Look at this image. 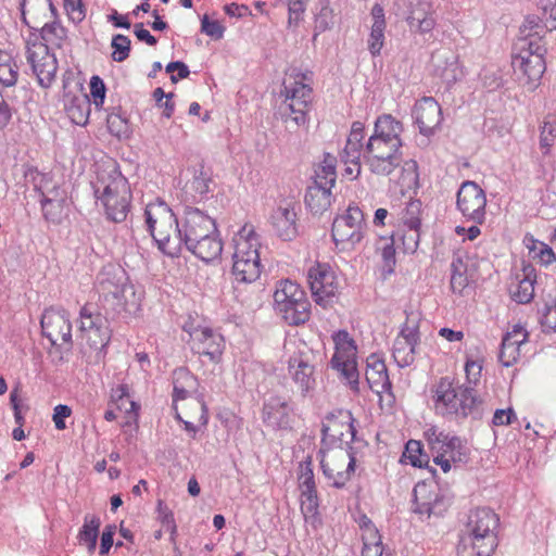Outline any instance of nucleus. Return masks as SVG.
I'll return each instance as SVG.
<instances>
[{
    "label": "nucleus",
    "mask_w": 556,
    "mask_h": 556,
    "mask_svg": "<svg viewBox=\"0 0 556 556\" xmlns=\"http://www.w3.org/2000/svg\"><path fill=\"white\" fill-rule=\"evenodd\" d=\"M289 10V24H298L305 11V0H287Z\"/></svg>",
    "instance_id": "nucleus-62"
},
{
    "label": "nucleus",
    "mask_w": 556,
    "mask_h": 556,
    "mask_svg": "<svg viewBox=\"0 0 556 556\" xmlns=\"http://www.w3.org/2000/svg\"><path fill=\"white\" fill-rule=\"evenodd\" d=\"M159 513H160V519L164 527H166V530L170 532L172 539L177 532V527L175 523L174 515L173 513L163 504L162 501H159L157 504Z\"/></svg>",
    "instance_id": "nucleus-57"
},
{
    "label": "nucleus",
    "mask_w": 556,
    "mask_h": 556,
    "mask_svg": "<svg viewBox=\"0 0 556 556\" xmlns=\"http://www.w3.org/2000/svg\"><path fill=\"white\" fill-rule=\"evenodd\" d=\"M528 332L521 325H515L501 344L498 359L505 367L513 366L520 357V348L528 341Z\"/></svg>",
    "instance_id": "nucleus-28"
},
{
    "label": "nucleus",
    "mask_w": 556,
    "mask_h": 556,
    "mask_svg": "<svg viewBox=\"0 0 556 556\" xmlns=\"http://www.w3.org/2000/svg\"><path fill=\"white\" fill-rule=\"evenodd\" d=\"M334 25V13L328 2L320 3V9L315 16V36L329 30Z\"/></svg>",
    "instance_id": "nucleus-45"
},
{
    "label": "nucleus",
    "mask_w": 556,
    "mask_h": 556,
    "mask_svg": "<svg viewBox=\"0 0 556 556\" xmlns=\"http://www.w3.org/2000/svg\"><path fill=\"white\" fill-rule=\"evenodd\" d=\"M42 214L46 220L60 224L63 218L64 203L54 199L53 201L40 200Z\"/></svg>",
    "instance_id": "nucleus-48"
},
{
    "label": "nucleus",
    "mask_w": 556,
    "mask_h": 556,
    "mask_svg": "<svg viewBox=\"0 0 556 556\" xmlns=\"http://www.w3.org/2000/svg\"><path fill=\"white\" fill-rule=\"evenodd\" d=\"M100 525L101 520L98 516H85L84 526L78 533V540L80 544L87 546L89 552H93L96 549Z\"/></svg>",
    "instance_id": "nucleus-37"
},
{
    "label": "nucleus",
    "mask_w": 556,
    "mask_h": 556,
    "mask_svg": "<svg viewBox=\"0 0 556 556\" xmlns=\"http://www.w3.org/2000/svg\"><path fill=\"white\" fill-rule=\"evenodd\" d=\"M307 281L316 304L324 308L330 306L338 293L334 271L326 263H317L307 273Z\"/></svg>",
    "instance_id": "nucleus-17"
},
{
    "label": "nucleus",
    "mask_w": 556,
    "mask_h": 556,
    "mask_svg": "<svg viewBox=\"0 0 556 556\" xmlns=\"http://www.w3.org/2000/svg\"><path fill=\"white\" fill-rule=\"evenodd\" d=\"M531 251L535 252V256L539 257L540 262L543 265H549L556 262V250L552 245H548L544 242H535Z\"/></svg>",
    "instance_id": "nucleus-54"
},
{
    "label": "nucleus",
    "mask_w": 556,
    "mask_h": 556,
    "mask_svg": "<svg viewBox=\"0 0 556 556\" xmlns=\"http://www.w3.org/2000/svg\"><path fill=\"white\" fill-rule=\"evenodd\" d=\"M397 11L414 34H431L437 25L435 10L430 0H395Z\"/></svg>",
    "instance_id": "nucleus-14"
},
{
    "label": "nucleus",
    "mask_w": 556,
    "mask_h": 556,
    "mask_svg": "<svg viewBox=\"0 0 556 556\" xmlns=\"http://www.w3.org/2000/svg\"><path fill=\"white\" fill-rule=\"evenodd\" d=\"M413 511L420 515L430 517L438 514L437 506L440 503L439 495L431 494L425 483L417 484L414 490Z\"/></svg>",
    "instance_id": "nucleus-32"
},
{
    "label": "nucleus",
    "mask_w": 556,
    "mask_h": 556,
    "mask_svg": "<svg viewBox=\"0 0 556 556\" xmlns=\"http://www.w3.org/2000/svg\"><path fill=\"white\" fill-rule=\"evenodd\" d=\"M333 341L336 344V353L343 357L356 356V344L355 341L350 337L345 330H340L334 333Z\"/></svg>",
    "instance_id": "nucleus-44"
},
{
    "label": "nucleus",
    "mask_w": 556,
    "mask_h": 556,
    "mask_svg": "<svg viewBox=\"0 0 556 556\" xmlns=\"http://www.w3.org/2000/svg\"><path fill=\"white\" fill-rule=\"evenodd\" d=\"M331 366L341 372L352 390L358 391L359 374L357 370L356 356L343 357L340 356V354H334L331 358Z\"/></svg>",
    "instance_id": "nucleus-35"
},
{
    "label": "nucleus",
    "mask_w": 556,
    "mask_h": 556,
    "mask_svg": "<svg viewBox=\"0 0 556 556\" xmlns=\"http://www.w3.org/2000/svg\"><path fill=\"white\" fill-rule=\"evenodd\" d=\"M481 370L482 366L479 362H466L465 372L468 386L454 387L448 377H442L433 387L435 412L457 420L467 417L475 420L481 419L484 410L483 402L472 387L479 382Z\"/></svg>",
    "instance_id": "nucleus-2"
},
{
    "label": "nucleus",
    "mask_w": 556,
    "mask_h": 556,
    "mask_svg": "<svg viewBox=\"0 0 556 556\" xmlns=\"http://www.w3.org/2000/svg\"><path fill=\"white\" fill-rule=\"evenodd\" d=\"M189 408L199 413L198 421L201 426L205 427L208 422V413L205 402L202 397H194L187 402L186 404Z\"/></svg>",
    "instance_id": "nucleus-59"
},
{
    "label": "nucleus",
    "mask_w": 556,
    "mask_h": 556,
    "mask_svg": "<svg viewBox=\"0 0 556 556\" xmlns=\"http://www.w3.org/2000/svg\"><path fill=\"white\" fill-rule=\"evenodd\" d=\"M274 300L282 318L291 326L305 324L311 316V303L301 287L290 280L280 282Z\"/></svg>",
    "instance_id": "nucleus-8"
},
{
    "label": "nucleus",
    "mask_w": 556,
    "mask_h": 556,
    "mask_svg": "<svg viewBox=\"0 0 556 556\" xmlns=\"http://www.w3.org/2000/svg\"><path fill=\"white\" fill-rule=\"evenodd\" d=\"M184 218L178 222L170 207L163 201L149 203L146 207L148 230L157 249L170 257L178 256L182 247L217 232L215 220L201 210L186 206Z\"/></svg>",
    "instance_id": "nucleus-1"
},
{
    "label": "nucleus",
    "mask_w": 556,
    "mask_h": 556,
    "mask_svg": "<svg viewBox=\"0 0 556 556\" xmlns=\"http://www.w3.org/2000/svg\"><path fill=\"white\" fill-rule=\"evenodd\" d=\"M201 31L213 39H222L224 37L225 27L218 21H210L205 14L201 18Z\"/></svg>",
    "instance_id": "nucleus-55"
},
{
    "label": "nucleus",
    "mask_w": 556,
    "mask_h": 556,
    "mask_svg": "<svg viewBox=\"0 0 556 556\" xmlns=\"http://www.w3.org/2000/svg\"><path fill=\"white\" fill-rule=\"evenodd\" d=\"M457 208L464 217L482 224L485 219L486 198L483 189L475 181H464L457 192Z\"/></svg>",
    "instance_id": "nucleus-18"
},
{
    "label": "nucleus",
    "mask_w": 556,
    "mask_h": 556,
    "mask_svg": "<svg viewBox=\"0 0 556 556\" xmlns=\"http://www.w3.org/2000/svg\"><path fill=\"white\" fill-rule=\"evenodd\" d=\"M111 47L113 49L112 60L121 63L129 56L131 41L127 36L117 34L113 36Z\"/></svg>",
    "instance_id": "nucleus-46"
},
{
    "label": "nucleus",
    "mask_w": 556,
    "mask_h": 556,
    "mask_svg": "<svg viewBox=\"0 0 556 556\" xmlns=\"http://www.w3.org/2000/svg\"><path fill=\"white\" fill-rule=\"evenodd\" d=\"M366 229L363 211L357 205L350 204L342 215L334 218L331 236L337 247L349 244L354 248L363 240Z\"/></svg>",
    "instance_id": "nucleus-12"
},
{
    "label": "nucleus",
    "mask_w": 556,
    "mask_h": 556,
    "mask_svg": "<svg viewBox=\"0 0 556 556\" xmlns=\"http://www.w3.org/2000/svg\"><path fill=\"white\" fill-rule=\"evenodd\" d=\"M341 418H328V424H323V443L326 444L329 440L330 443L339 442L340 447L345 445L351 450L350 444L354 442L356 437V428L354 426V418L350 412L341 413Z\"/></svg>",
    "instance_id": "nucleus-19"
},
{
    "label": "nucleus",
    "mask_w": 556,
    "mask_h": 556,
    "mask_svg": "<svg viewBox=\"0 0 556 556\" xmlns=\"http://www.w3.org/2000/svg\"><path fill=\"white\" fill-rule=\"evenodd\" d=\"M192 349L200 355L207 356L210 361L217 362L223 354L224 338L211 328H195L191 333Z\"/></svg>",
    "instance_id": "nucleus-25"
},
{
    "label": "nucleus",
    "mask_w": 556,
    "mask_h": 556,
    "mask_svg": "<svg viewBox=\"0 0 556 556\" xmlns=\"http://www.w3.org/2000/svg\"><path fill=\"white\" fill-rule=\"evenodd\" d=\"M513 67L527 77V83H534L542 77L545 62L541 56L523 58L522 53H517L513 58Z\"/></svg>",
    "instance_id": "nucleus-33"
},
{
    "label": "nucleus",
    "mask_w": 556,
    "mask_h": 556,
    "mask_svg": "<svg viewBox=\"0 0 556 556\" xmlns=\"http://www.w3.org/2000/svg\"><path fill=\"white\" fill-rule=\"evenodd\" d=\"M263 420L275 429H288L291 426L293 408L289 400L280 395H270L263 404Z\"/></svg>",
    "instance_id": "nucleus-24"
},
{
    "label": "nucleus",
    "mask_w": 556,
    "mask_h": 556,
    "mask_svg": "<svg viewBox=\"0 0 556 556\" xmlns=\"http://www.w3.org/2000/svg\"><path fill=\"white\" fill-rule=\"evenodd\" d=\"M97 289L106 305L116 314H134L139 308V298L134 286L127 283L125 273L114 267L104 268L97 277Z\"/></svg>",
    "instance_id": "nucleus-7"
},
{
    "label": "nucleus",
    "mask_w": 556,
    "mask_h": 556,
    "mask_svg": "<svg viewBox=\"0 0 556 556\" xmlns=\"http://www.w3.org/2000/svg\"><path fill=\"white\" fill-rule=\"evenodd\" d=\"M109 131L118 138L127 136L129 127L126 117L117 113H112L106 118Z\"/></svg>",
    "instance_id": "nucleus-51"
},
{
    "label": "nucleus",
    "mask_w": 556,
    "mask_h": 556,
    "mask_svg": "<svg viewBox=\"0 0 556 556\" xmlns=\"http://www.w3.org/2000/svg\"><path fill=\"white\" fill-rule=\"evenodd\" d=\"M413 117L419 131L424 136H431L441 124L442 111L439 103L431 97H425L416 102Z\"/></svg>",
    "instance_id": "nucleus-22"
},
{
    "label": "nucleus",
    "mask_w": 556,
    "mask_h": 556,
    "mask_svg": "<svg viewBox=\"0 0 556 556\" xmlns=\"http://www.w3.org/2000/svg\"><path fill=\"white\" fill-rule=\"evenodd\" d=\"M329 185L312 181L305 193V204L313 214H323L327 211L332 201L331 189Z\"/></svg>",
    "instance_id": "nucleus-30"
},
{
    "label": "nucleus",
    "mask_w": 556,
    "mask_h": 556,
    "mask_svg": "<svg viewBox=\"0 0 556 556\" xmlns=\"http://www.w3.org/2000/svg\"><path fill=\"white\" fill-rule=\"evenodd\" d=\"M416 345L407 341L395 339L393 344V358L397 366L406 367L415 361Z\"/></svg>",
    "instance_id": "nucleus-41"
},
{
    "label": "nucleus",
    "mask_w": 556,
    "mask_h": 556,
    "mask_svg": "<svg viewBox=\"0 0 556 556\" xmlns=\"http://www.w3.org/2000/svg\"><path fill=\"white\" fill-rule=\"evenodd\" d=\"M498 517L490 508L470 511L457 546L459 556H491L497 546Z\"/></svg>",
    "instance_id": "nucleus-4"
},
{
    "label": "nucleus",
    "mask_w": 556,
    "mask_h": 556,
    "mask_svg": "<svg viewBox=\"0 0 556 556\" xmlns=\"http://www.w3.org/2000/svg\"><path fill=\"white\" fill-rule=\"evenodd\" d=\"M299 485L301 490V510L306 517L315 515L318 508L317 490L312 468V459L300 463Z\"/></svg>",
    "instance_id": "nucleus-23"
},
{
    "label": "nucleus",
    "mask_w": 556,
    "mask_h": 556,
    "mask_svg": "<svg viewBox=\"0 0 556 556\" xmlns=\"http://www.w3.org/2000/svg\"><path fill=\"white\" fill-rule=\"evenodd\" d=\"M296 203L292 200H281L270 216L271 226L279 238L290 241L298 235Z\"/></svg>",
    "instance_id": "nucleus-20"
},
{
    "label": "nucleus",
    "mask_w": 556,
    "mask_h": 556,
    "mask_svg": "<svg viewBox=\"0 0 556 556\" xmlns=\"http://www.w3.org/2000/svg\"><path fill=\"white\" fill-rule=\"evenodd\" d=\"M547 28L556 29V0H539Z\"/></svg>",
    "instance_id": "nucleus-56"
},
{
    "label": "nucleus",
    "mask_w": 556,
    "mask_h": 556,
    "mask_svg": "<svg viewBox=\"0 0 556 556\" xmlns=\"http://www.w3.org/2000/svg\"><path fill=\"white\" fill-rule=\"evenodd\" d=\"M281 93L285 96V100L278 108L281 119L287 125L291 123L295 127L306 126L313 89L301 81H294L291 85L285 83ZM287 127L289 128V126Z\"/></svg>",
    "instance_id": "nucleus-10"
},
{
    "label": "nucleus",
    "mask_w": 556,
    "mask_h": 556,
    "mask_svg": "<svg viewBox=\"0 0 556 556\" xmlns=\"http://www.w3.org/2000/svg\"><path fill=\"white\" fill-rule=\"evenodd\" d=\"M211 184L212 179L210 174L201 168L199 172L194 173L192 180L187 185V189L194 201H201L206 198L207 193L211 191Z\"/></svg>",
    "instance_id": "nucleus-39"
},
{
    "label": "nucleus",
    "mask_w": 556,
    "mask_h": 556,
    "mask_svg": "<svg viewBox=\"0 0 556 556\" xmlns=\"http://www.w3.org/2000/svg\"><path fill=\"white\" fill-rule=\"evenodd\" d=\"M364 131L365 127L362 122L357 121L352 124L351 131L344 148L345 162L358 164L361 155H364Z\"/></svg>",
    "instance_id": "nucleus-34"
},
{
    "label": "nucleus",
    "mask_w": 556,
    "mask_h": 556,
    "mask_svg": "<svg viewBox=\"0 0 556 556\" xmlns=\"http://www.w3.org/2000/svg\"><path fill=\"white\" fill-rule=\"evenodd\" d=\"M541 326L544 332L556 331V296L546 302L541 317Z\"/></svg>",
    "instance_id": "nucleus-50"
},
{
    "label": "nucleus",
    "mask_w": 556,
    "mask_h": 556,
    "mask_svg": "<svg viewBox=\"0 0 556 556\" xmlns=\"http://www.w3.org/2000/svg\"><path fill=\"white\" fill-rule=\"evenodd\" d=\"M93 192L102 204L108 219L122 223L129 212L131 192L127 179L116 169L98 175Z\"/></svg>",
    "instance_id": "nucleus-5"
},
{
    "label": "nucleus",
    "mask_w": 556,
    "mask_h": 556,
    "mask_svg": "<svg viewBox=\"0 0 556 556\" xmlns=\"http://www.w3.org/2000/svg\"><path fill=\"white\" fill-rule=\"evenodd\" d=\"M515 49L518 53H522L523 58L541 56L543 58L546 48L542 45V39L536 36L521 38L516 43Z\"/></svg>",
    "instance_id": "nucleus-40"
},
{
    "label": "nucleus",
    "mask_w": 556,
    "mask_h": 556,
    "mask_svg": "<svg viewBox=\"0 0 556 556\" xmlns=\"http://www.w3.org/2000/svg\"><path fill=\"white\" fill-rule=\"evenodd\" d=\"M105 85L99 76H92L90 79V93L93 97L96 105L103 104L105 98Z\"/></svg>",
    "instance_id": "nucleus-60"
},
{
    "label": "nucleus",
    "mask_w": 556,
    "mask_h": 556,
    "mask_svg": "<svg viewBox=\"0 0 556 556\" xmlns=\"http://www.w3.org/2000/svg\"><path fill=\"white\" fill-rule=\"evenodd\" d=\"M377 250L381 252V257L384 266L388 267V271L392 273L395 265L394 237H381L377 243Z\"/></svg>",
    "instance_id": "nucleus-47"
},
{
    "label": "nucleus",
    "mask_w": 556,
    "mask_h": 556,
    "mask_svg": "<svg viewBox=\"0 0 556 556\" xmlns=\"http://www.w3.org/2000/svg\"><path fill=\"white\" fill-rule=\"evenodd\" d=\"M384 30L386 26H371L367 43L368 50L372 56H377L381 52L384 45Z\"/></svg>",
    "instance_id": "nucleus-52"
},
{
    "label": "nucleus",
    "mask_w": 556,
    "mask_h": 556,
    "mask_svg": "<svg viewBox=\"0 0 556 556\" xmlns=\"http://www.w3.org/2000/svg\"><path fill=\"white\" fill-rule=\"evenodd\" d=\"M510 292L513 300L517 303H529L534 295V279L531 278L530 274H525V277L518 281L515 289H511Z\"/></svg>",
    "instance_id": "nucleus-42"
},
{
    "label": "nucleus",
    "mask_w": 556,
    "mask_h": 556,
    "mask_svg": "<svg viewBox=\"0 0 556 556\" xmlns=\"http://www.w3.org/2000/svg\"><path fill=\"white\" fill-rule=\"evenodd\" d=\"M20 10L22 22L29 30H34L58 14L51 0H21Z\"/></svg>",
    "instance_id": "nucleus-26"
},
{
    "label": "nucleus",
    "mask_w": 556,
    "mask_h": 556,
    "mask_svg": "<svg viewBox=\"0 0 556 556\" xmlns=\"http://www.w3.org/2000/svg\"><path fill=\"white\" fill-rule=\"evenodd\" d=\"M91 111L90 100L86 94L73 97L66 104V112L71 121L79 126L88 123Z\"/></svg>",
    "instance_id": "nucleus-36"
},
{
    "label": "nucleus",
    "mask_w": 556,
    "mask_h": 556,
    "mask_svg": "<svg viewBox=\"0 0 556 556\" xmlns=\"http://www.w3.org/2000/svg\"><path fill=\"white\" fill-rule=\"evenodd\" d=\"M18 72L14 63L0 67V81L7 86H14L17 81Z\"/></svg>",
    "instance_id": "nucleus-63"
},
{
    "label": "nucleus",
    "mask_w": 556,
    "mask_h": 556,
    "mask_svg": "<svg viewBox=\"0 0 556 556\" xmlns=\"http://www.w3.org/2000/svg\"><path fill=\"white\" fill-rule=\"evenodd\" d=\"M337 157L330 153H324L323 161L316 166L313 181L334 186L337 179Z\"/></svg>",
    "instance_id": "nucleus-38"
},
{
    "label": "nucleus",
    "mask_w": 556,
    "mask_h": 556,
    "mask_svg": "<svg viewBox=\"0 0 556 556\" xmlns=\"http://www.w3.org/2000/svg\"><path fill=\"white\" fill-rule=\"evenodd\" d=\"M37 40L36 37H25V58L38 84L49 88L56 76L58 60L50 48Z\"/></svg>",
    "instance_id": "nucleus-11"
},
{
    "label": "nucleus",
    "mask_w": 556,
    "mask_h": 556,
    "mask_svg": "<svg viewBox=\"0 0 556 556\" xmlns=\"http://www.w3.org/2000/svg\"><path fill=\"white\" fill-rule=\"evenodd\" d=\"M40 324L42 334L52 345H66L67 350L72 348V324L66 309L53 306L45 309Z\"/></svg>",
    "instance_id": "nucleus-16"
},
{
    "label": "nucleus",
    "mask_w": 556,
    "mask_h": 556,
    "mask_svg": "<svg viewBox=\"0 0 556 556\" xmlns=\"http://www.w3.org/2000/svg\"><path fill=\"white\" fill-rule=\"evenodd\" d=\"M78 337L91 350L99 352L111 341L110 323L93 304L87 303L79 309Z\"/></svg>",
    "instance_id": "nucleus-9"
},
{
    "label": "nucleus",
    "mask_w": 556,
    "mask_h": 556,
    "mask_svg": "<svg viewBox=\"0 0 556 556\" xmlns=\"http://www.w3.org/2000/svg\"><path fill=\"white\" fill-rule=\"evenodd\" d=\"M231 273L238 282L251 283L260 278L263 265L258 248L260 241L252 226L244 225L232 238Z\"/></svg>",
    "instance_id": "nucleus-6"
},
{
    "label": "nucleus",
    "mask_w": 556,
    "mask_h": 556,
    "mask_svg": "<svg viewBox=\"0 0 556 556\" xmlns=\"http://www.w3.org/2000/svg\"><path fill=\"white\" fill-rule=\"evenodd\" d=\"M431 68L433 75L439 77L446 86H452L463 76L457 55L446 48L438 49L432 53Z\"/></svg>",
    "instance_id": "nucleus-21"
},
{
    "label": "nucleus",
    "mask_w": 556,
    "mask_h": 556,
    "mask_svg": "<svg viewBox=\"0 0 556 556\" xmlns=\"http://www.w3.org/2000/svg\"><path fill=\"white\" fill-rule=\"evenodd\" d=\"M315 354L303 344L289 357L288 374L303 397L316 387Z\"/></svg>",
    "instance_id": "nucleus-15"
},
{
    "label": "nucleus",
    "mask_w": 556,
    "mask_h": 556,
    "mask_svg": "<svg viewBox=\"0 0 556 556\" xmlns=\"http://www.w3.org/2000/svg\"><path fill=\"white\" fill-rule=\"evenodd\" d=\"M403 456L408 459L414 467L422 468L429 463V457L424 453L422 444L417 440H409L405 445Z\"/></svg>",
    "instance_id": "nucleus-43"
},
{
    "label": "nucleus",
    "mask_w": 556,
    "mask_h": 556,
    "mask_svg": "<svg viewBox=\"0 0 556 556\" xmlns=\"http://www.w3.org/2000/svg\"><path fill=\"white\" fill-rule=\"evenodd\" d=\"M432 435H435V441L440 443L438 452L444 453L446 456L464 444L460 438L450 435L443 431L433 430Z\"/></svg>",
    "instance_id": "nucleus-49"
},
{
    "label": "nucleus",
    "mask_w": 556,
    "mask_h": 556,
    "mask_svg": "<svg viewBox=\"0 0 556 556\" xmlns=\"http://www.w3.org/2000/svg\"><path fill=\"white\" fill-rule=\"evenodd\" d=\"M556 138V122L555 121H544L541 126V135H540V146L544 149V154L549 152V148L553 146L554 140Z\"/></svg>",
    "instance_id": "nucleus-53"
},
{
    "label": "nucleus",
    "mask_w": 556,
    "mask_h": 556,
    "mask_svg": "<svg viewBox=\"0 0 556 556\" xmlns=\"http://www.w3.org/2000/svg\"><path fill=\"white\" fill-rule=\"evenodd\" d=\"M72 409L67 405L59 404L53 409V422L58 430H64L66 428L65 418L70 417Z\"/></svg>",
    "instance_id": "nucleus-64"
},
{
    "label": "nucleus",
    "mask_w": 556,
    "mask_h": 556,
    "mask_svg": "<svg viewBox=\"0 0 556 556\" xmlns=\"http://www.w3.org/2000/svg\"><path fill=\"white\" fill-rule=\"evenodd\" d=\"M320 453H323L320 467L330 485L337 489L344 488L355 471L356 459L353 453L344 447L328 453L320 450Z\"/></svg>",
    "instance_id": "nucleus-13"
},
{
    "label": "nucleus",
    "mask_w": 556,
    "mask_h": 556,
    "mask_svg": "<svg viewBox=\"0 0 556 556\" xmlns=\"http://www.w3.org/2000/svg\"><path fill=\"white\" fill-rule=\"evenodd\" d=\"M166 73H170V80L177 83L178 79H185L189 76L190 71L188 66L181 61H174L166 65Z\"/></svg>",
    "instance_id": "nucleus-58"
},
{
    "label": "nucleus",
    "mask_w": 556,
    "mask_h": 556,
    "mask_svg": "<svg viewBox=\"0 0 556 556\" xmlns=\"http://www.w3.org/2000/svg\"><path fill=\"white\" fill-rule=\"evenodd\" d=\"M403 131L402 122L391 114L377 117L374 131L364 147V161L372 174L390 176L402 166Z\"/></svg>",
    "instance_id": "nucleus-3"
},
{
    "label": "nucleus",
    "mask_w": 556,
    "mask_h": 556,
    "mask_svg": "<svg viewBox=\"0 0 556 556\" xmlns=\"http://www.w3.org/2000/svg\"><path fill=\"white\" fill-rule=\"evenodd\" d=\"M26 37H36L40 43H43L50 50L62 49L68 41L67 30L61 24L59 14L41 24V26L29 30Z\"/></svg>",
    "instance_id": "nucleus-27"
},
{
    "label": "nucleus",
    "mask_w": 556,
    "mask_h": 556,
    "mask_svg": "<svg viewBox=\"0 0 556 556\" xmlns=\"http://www.w3.org/2000/svg\"><path fill=\"white\" fill-rule=\"evenodd\" d=\"M365 377L369 388L378 394L391 389L384 361L377 354H370L367 357Z\"/></svg>",
    "instance_id": "nucleus-29"
},
{
    "label": "nucleus",
    "mask_w": 556,
    "mask_h": 556,
    "mask_svg": "<svg viewBox=\"0 0 556 556\" xmlns=\"http://www.w3.org/2000/svg\"><path fill=\"white\" fill-rule=\"evenodd\" d=\"M193 255L203 262L216 260L223 251V243L218 238V231L197 241L194 244L186 248Z\"/></svg>",
    "instance_id": "nucleus-31"
},
{
    "label": "nucleus",
    "mask_w": 556,
    "mask_h": 556,
    "mask_svg": "<svg viewBox=\"0 0 556 556\" xmlns=\"http://www.w3.org/2000/svg\"><path fill=\"white\" fill-rule=\"evenodd\" d=\"M111 397L112 401H114L116 404L118 402H122V405H124V402H127L129 404V409L137 408V403L130 399L129 389L128 386L126 384H119L115 389H113Z\"/></svg>",
    "instance_id": "nucleus-61"
}]
</instances>
